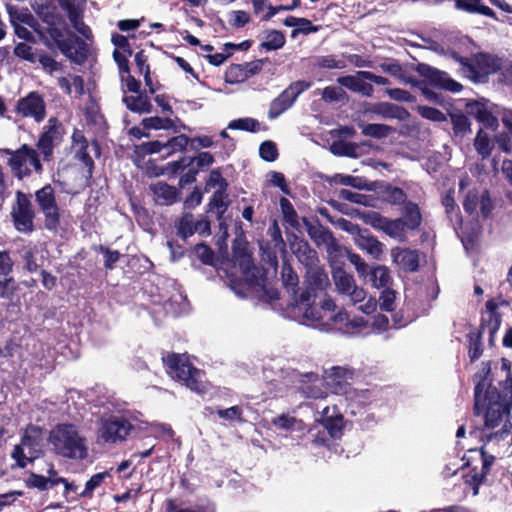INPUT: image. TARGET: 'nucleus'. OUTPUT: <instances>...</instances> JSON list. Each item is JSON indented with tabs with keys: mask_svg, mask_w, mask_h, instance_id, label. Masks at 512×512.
<instances>
[{
	"mask_svg": "<svg viewBox=\"0 0 512 512\" xmlns=\"http://www.w3.org/2000/svg\"><path fill=\"white\" fill-rule=\"evenodd\" d=\"M327 275L319 269L308 272L306 287L295 296L287 306V315L292 320L324 332L339 330L345 334H359L367 328L362 317L350 318L349 314L340 310L335 313L336 303L328 295H324L317 305L318 293L326 289Z\"/></svg>",
	"mask_w": 512,
	"mask_h": 512,
	"instance_id": "obj_1",
	"label": "nucleus"
},
{
	"mask_svg": "<svg viewBox=\"0 0 512 512\" xmlns=\"http://www.w3.org/2000/svg\"><path fill=\"white\" fill-rule=\"evenodd\" d=\"M491 363L482 362L479 370L474 375V411L476 415L483 416L484 425L487 430H493L488 435L489 441L493 438L505 440L512 428L510 422V406L512 399V373L509 360L502 358L500 370L497 374L503 379L499 384L503 387V392L499 393L491 385Z\"/></svg>",
	"mask_w": 512,
	"mask_h": 512,
	"instance_id": "obj_2",
	"label": "nucleus"
},
{
	"mask_svg": "<svg viewBox=\"0 0 512 512\" xmlns=\"http://www.w3.org/2000/svg\"><path fill=\"white\" fill-rule=\"evenodd\" d=\"M48 443L52 451L63 458L83 460L88 456L87 439L74 424L56 425L49 433Z\"/></svg>",
	"mask_w": 512,
	"mask_h": 512,
	"instance_id": "obj_3",
	"label": "nucleus"
},
{
	"mask_svg": "<svg viewBox=\"0 0 512 512\" xmlns=\"http://www.w3.org/2000/svg\"><path fill=\"white\" fill-rule=\"evenodd\" d=\"M166 372L172 379L182 382L191 391H205L204 372L192 366L186 355L170 354L163 358Z\"/></svg>",
	"mask_w": 512,
	"mask_h": 512,
	"instance_id": "obj_4",
	"label": "nucleus"
},
{
	"mask_svg": "<svg viewBox=\"0 0 512 512\" xmlns=\"http://www.w3.org/2000/svg\"><path fill=\"white\" fill-rule=\"evenodd\" d=\"M43 439L42 428L35 425L25 428L20 443L14 447L11 453L18 467L25 468L40 457L43 452Z\"/></svg>",
	"mask_w": 512,
	"mask_h": 512,
	"instance_id": "obj_5",
	"label": "nucleus"
},
{
	"mask_svg": "<svg viewBox=\"0 0 512 512\" xmlns=\"http://www.w3.org/2000/svg\"><path fill=\"white\" fill-rule=\"evenodd\" d=\"M1 153L9 155L8 165L19 179L31 175L33 171L37 174H41L43 171L37 150L27 144H23L15 151L3 149Z\"/></svg>",
	"mask_w": 512,
	"mask_h": 512,
	"instance_id": "obj_6",
	"label": "nucleus"
},
{
	"mask_svg": "<svg viewBox=\"0 0 512 512\" xmlns=\"http://www.w3.org/2000/svg\"><path fill=\"white\" fill-rule=\"evenodd\" d=\"M132 428L131 423L123 416L102 417L97 425L96 442L100 445L123 442Z\"/></svg>",
	"mask_w": 512,
	"mask_h": 512,
	"instance_id": "obj_7",
	"label": "nucleus"
},
{
	"mask_svg": "<svg viewBox=\"0 0 512 512\" xmlns=\"http://www.w3.org/2000/svg\"><path fill=\"white\" fill-rule=\"evenodd\" d=\"M460 63L463 73L477 83L485 82L499 68V59L484 53H479L470 60L460 58Z\"/></svg>",
	"mask_w": 512,
	"mask_h": 512,
	"instance_id": "obj_8",
	"label": "nucleus"
},
{
	"mask_svg": "<svg viewBox=\"0 0 512 512\" xmlns=\"http://www.w3.org/2000/svg\"><path fill=\"white\" fill-rule=\"evenodd\" d=\"M311 87V82L296 81L291 83L277 98H275L269 107V119H276L286 110H288L301 93Z\"/></svg>",
	"mask_w": 512,
	"mask_h": 512,
	"instance_id": "obj_9",
	"label": "nucleus"
},
{
	"mask_svg": "<svg viewBox=\"0 0 512 512\" xmlns=\"http://www.w3.org/2000/svg\"><path fill=\"white\" fill-rule=\"evenodd\" d=\"M36 202L40 211L45 216V226L49 230H54L59 224V208L55 199L54 189L46 185L35 194Z\"/></svg>",
	"mask_w": 512,
	"mask_h": 512,
	"instance_id": "obj_10",
	"label": "nucleus"
},
{
	"mask_svg": "<svg viewBox=\"0 0 512 512\" xmlns=\"http://www.w3.org/2000/svg\"><path fill=\"white\" fill-rule=\"evenodd\" d=\"M332 277L337 292L347 296L352 304H357L365 300V290L355 284L352 275L341 268H336L332 273Z\"/></svg>",
	"mask_w": 512,
	"mask_h": 512,
	"instance_id": "obj_11",
	"label": "nucleus"
},
{
	"mask_svg": "<svg viewBox=\"0 0 512 512\" xmlns=\"http://www.w3.org/2000/svg\"><path fill=\"white\" fill-rule=\"evenodd\" d=\"M16 111L22 117L32 118L37 123H40L46 116L44 98L38 92H30L26 97L18 100Z\"/></svg>",
	"mask_w": 512,
	"mask_h": 512,
	"instance_id": "obj_12",
	"label": "nucleus"
},
{
	"mask_svg": "<svg viewBox=\"0 0 512 512\" xmlns=\"http://www.w3.org/2000/svg\"><path fill=\"white\" fill-rule=\"evenodd\" d=\"M12 216L14 225L19 232L28 233L33 229V210L29 198L22 192H17L16 205Z\"/></svg>",
	"mask_w": 512,
	"mask_h": 512,
	"instance_id": "obj_13",
	"label": "nucleus"
},
{
	"mask_svg": "<svg viewBox=\"0 0 512 512\" xmlns=\"http://www.w3.org/2000/svg\"><path fill=\"white\" fill-rule=\"evenodd\" d=\"M86 0L78 3L76 0H58L60 7L67 13L68 19L74 29L86 39H91L92 31L83 22V11Z\"/></svg>",
	"mask_w": 512,
	"mask_h": 512,
	"instance_id": "obj_14",
	"label": "nucleus"
},
{
	"mask_svg": "<svg viewBox=\"0 0 512 512\" xmlns=\"http://www.w3.org/2000/svg\"><path fill=\"white\" fill-rule=\"evenodd\" d=\"M417 72L434 86L454 93L462 89V85L450 78L446 72L440 71L428 64H418Z\"/></svg>",
	"mask_w": 512,
	"mask_h": 512,
	"instance_id": "obj_15",
	"label": "nucleus"
},
{
	"mask_svg": "<svg viewBox=\"0 0 512 512\" xmlns=\"http://www.w3.org/2000/svg\"><path fill=\"white\" fill-rule=\"evenodd\" d=\"M466 112L468 115L474 117L484 127L490 129H497L498 119L492 111V105L486 101H471L466 104Z\"/></svg>",
	"mask_w": 512,
	"mask_h": 512,
	"instance_id": "obj_16",
	"label": "nucleus"
},
{
	"mask_svg": "<svg viewBox=\"0 0 512 512\" xmlns=\"http://www.w3.org/2000/svg\"><path fill=\"white\" fill-rule=\"evenodd\" d=\"M60 138V125L57 120L51 118L37 142V148L43 156L44 160H50L53 148Z\"/></svg>",
	"mask_w": 512,
	"mask_h": 512,
	"instance_id": "obj_17",
	"label": "nucleus"
},
{
	"mask_svg": "<svg viewBox=\"0 0 512 512\" xmlns=\"http://www.w3.org/2000/svg\"><path fill=\"white\" fill-rule=\"evenodd\" d=\"M321 417L316 419L317 422H321L322 428L327 432V437L339 438L343 426V418L336 412V407L329 406L321 407Z\"/></svg>",
	"mask_w": 512,
	"mask_h": 512,
	"instance_id": "obj_18",
	"label": "nucleus"
},
{
	"mask_svg": "<svg viewBox=\"0 0 512 512\" xmlns=\"http://www.w3.org/2000/svg\"><path fill=\"white\" fill-rule=\"evenodd\" d=\"M463 206L466 212L472 214L477 211L478 207L484 218L488 217L492 210V202L487 192H483L481 195L473 190L467 194Z\"/></svg>",
	"mask_w": 512,
	"mask_h": 512,
	"instance_id": "obj_19",
	"label": "nucleus"
},
{
	"mask_svg": "<svg viewBox=\"0 0 512 512\" xmlns=\"http://www.w3.org/2000/svg\"><path fill=\"white\" fill-rule=\"evenodd\" d=\"M300 387L303 395L310 398L322 399L327 395L324 388V380L316 373H308L302 376Z\"/></svg>",
	"mask_w": 512,
	"mask_h": 512,
	"instance_id": "obj_20",
	"label": "nucleus"
},
{
	"mask_svg": "<svg viewBox=\"0 0 512 512\" xmlns=\"http://www.w3.org/2000/svg\"><path fill=\"white\" fill-rule=\"evenodd\" d=\"M394 263L405 271H415L419 265V255L416 251L396 248L392 250Z\"/></svg>",
	"mask_w": 512,
	"mask_h": 512,
	"instance_id": "obj_21",
	"label": "nucleus"
},
{
	"mask_svg": "<svg viewBox=\"0 0 512 512\" xmlns=\"http://www.w3.org/2000/svg\"><path fill=\"white\" fill-rule=\"evenodd\" d=\"M151 191L153 192L155 202L163 206L172 205L179 197V192L175 187L161 181L153 184Z\"/></svg>",
	"mask_w": 512,
	"mask_h": 512,
	"instance_id": "obj_22",
	"label": "nucleus"
},
{
	"mask_svg": "<svg viewBox=\"0 0 512 512\" xmlns=\"http://www.w3.org/2000/svg\"><path fill=\"white\" fill-rule=\"evenodd\" d=\"M337 82L349 90L366 97L372 96L374 91L373 86L365 82L364 78L359 75V71L355 75L339 77Z\"/></svg>",
	"mask_w": 512,
	"mask_h": 512,
	"instance_id": "obj_23",
	"label": "nucleus"
},
{
	"mask_svg": "<svg viewBox=\"0 0 512 512\" xmlns=\"http://www.w3.org/2000/svg\"><path fill=\"white\" fill-rule=\"evenodd\" d=\"M13 261L8 252H0V295L8 297V289L14 284L10 273L13 268Z\"/></svg>",
	"mask_w": 512,
	"mask_h": 512,
	"instance_id": "obj_24",
	"label": "nucleus"
},
{
	"mask_svg": "<svg viewBox=\"0 0 512 512\" xmlns=\"http://www.w3.org/2000/svg\"><path fill=\"white\" fill-rule=\"evenodd\" d=\"M32 9L47 25H57L59 22L57 9L50 0H34Z\"/></svg>",
	"mask_w": 512,
	"mask_h": 512,
	"instance_id": "obj_25",
	"label": "nucleus"
},
{
	"mask_svg": "<svg viewBox=\"0 0 512 512\" xmlns=\"http://www.w3.org/2000/svg\"><path fill=\"white\" fill-rule=\"evenodd\" d=\"M72 148L75 152L76 158L91 169L93 166V160L87 151L89 145L83 133L79 130H75L72 135Z\"/></svg>",
	"mask_w": 512,
	"mask_h": 512,
	"instance_id": "obj_26",
	"label": "nucleus"
},
{
	"mask_svg": "<svg viewBox=\"0 0 512 512\" xmlns=\"http://www.w3.org/2000/svg\"><path fill=\"white\" fill-rule=\"evenodd\" d=\"M7 10L10 16V22L12 26L16 25H28L33 28L38 34L42 35L39 29V25L28 9H19L14 6L8 5Z\"/></svg>",
	"mask_w": 512,
	"mask_h": 512,
	"instance_id": "obj_27",
	"label": "nucleus"
},
{
	"mask_svg": "<svg viewBox=\"0 0 512 512\" xmlns=\"http://www.w3.org/2000/svg\"><path fill=\"white\" fill-rule=\"evenodd\" d=\"M204 226V229L208 228V224L202 222H195L192 214H184L176 224L178 234L186 239L193 235L194 232L200 230Z\"/></svg>",
	"mask_w": 512,
	"mask_h": 512,
	"instance_id": "obj_28",
	"label": "nucleus"
},
{
	"mask_svg": "<svg viewBox=\"0 0 512 512\" xmlns=\"http://www.w3.org/2000/svg\"><path fill=\"white\" fill-rule=\"evenodd\" d=\"M42 32V35L39 34L43 43L48 47L52 48V42L55 44L63 53L67 51V45L63 40V33L61 29H59L56 25H48L46 32Z\"/></svg>",
	"mask_w": 512,
	"mask_h": 512,
	"instance_id": "obj_29",
	"label": "nucleus"
},
{
	"mask_svg": "<svg viewBox=\"0 0 512 512\" xmlns=\"http://www.w3.org/2000/svg\"><path fill=\"white\" fill-rule=\"evenodd\" d=\"M455 8L468 13H478L490 18H495L494 11L482 4L481 0H455Z\"/></svg>",
	"mask_w": 512,
	"mask_h": 512,
	"instance_id": "obj_30",
	"label": "nucleus"
},
{
	"mask_svg": "<svg viewBox=\"0 0 512 512\" xmlns=\"http://www.w3.org/2000/svg\"><path fill=\"white\" fill-rule=\"evenodd\" d=\"M358 246L369 253L373 258H379L383 253L384 245L375 237L360 233L357 238Z\"/></svg>",
	"mask_w": 512,
	"mask_h": 512,
	"instance_id": "obj_31",
	"label": "nucleus"
},
{
	"mask_svg": "<svg viewBox=\"0 0 512 512\" xmlns=\"http://www.w3.org/2000/svg\"><path fill=\"white\" fill-rule=\"evenodd\" d=\"M123 102L126 107L137 113H150L152 111V104L149 97L145 94H140L137 96H125L123 98Z\"/></svg>",
	"mask_w": 512,
	"mask_h": 512,
	"instance_id": "obj_32",
	"label": "nucleus"
},
{
	"mask_svg": "<svg viewBox=\"0 0 512 512\" xmlns=\"http://www.w3.org/2000/svg\"><path fill=\"white\" fill-rule=\"evenodd\" d=\"M373 112L380 115L383 118H389V119H399L403 120L407 116V112L405 109L388 102H382L377 104Z\"/></svg>",
	"mask_w": 512,
	"mask_h": 512,
	"instance_id": "obj_33",
	"label": "nucleus"
},
{
	"mask_svg": "<svg viewBox=\"0 0 512 512\" xmlns=\"http://www.w3.org/2000/svg\"><path fill=\"white\" fill-rule=\"evenodd\" d=\"M271 423L277 428L286 431H304L305 424L290 415L282 414L272 419Z\"/></svg>",
	"mask_w": 512,
	"mask_h": 512,
	"instance_id": "obj_34",
	"label": "nucleus"
},
{
	"mask_svg": "<svg viewBox=\"0 0 512 512\" xmlns=\"http://www.w3.org/2000/svg\"><path fill=\"white\" fill-rule=\"evenodd\" d=\"M469 451L471 453L476 454L481 461V473H475L473 475V480L475 484L479 485L484 481L486 475L489 473L490 468L495 460V457L493 455H488L483 449H471Z\"/></svg>",
	"mask_w": 512,
	"mask_h": 512,
	"instance_id": "obj_35",
	"label": "nucleus"
},
{
	"mask_svg": "<svg viewBox=\"0 0 512 512\" xmlns=\"http://www.w3.org/2000/svg\"><path fill=\"white\" fill-rule=\"evenodd\" d=\"M370 281L375 288H388L391 282L390 272L385 266H377L369 272Z\"/></svg>",
	"mask_w": 512,
	"mask_h": 512,
	"instance_id": "obj_36",
	"label": "nucleus"
},
{
	"mask_svg": "<svg viewBox=\"0 0 512 512\" xmlns=\"http://www.w3.org/2000/svg\"><path fill=\"white\" fill-rule=\"evenodd\" d=\"M474 147L481 158L486 159L491 155L494 144L490 140L488 134L480 129L474 140Z\"/></svg>",
	"mask_w": 512,
	"mask_h": 512,
	"instance_id": "obj_37",
	"label": "nucleus"
},
{
	"mask_svg": "<svg viewBox=\"0 0 512 512\" xmlns=\"http://www.w3.org/2000/svg\"><path fill=\"white\" fill-rule=\"evenodd\" d=\"M196 162L198 167L209 166L213 163V156L209 152H201L195 159L192 158H184L181 161H176L173 163V169L175 172L183 170L187 165L192 162Z\"/></svg>",
	"mask_w": 512,
	"mask_h": 512,
	"instance_id": "obj_38",
	"label": "nucleus"
},
{
	"mask_svg": "<svg viewBox=\"0 0 512 512\" xmlns=\"http://www.w3.org/2000/svg\"><path fill=\"white\" fill-rule=\"evenodd\" d=\"M408 229L405 226L404 219H389L384 227V233L398 241H403Z\"/></svg>",
	"mask_w": 512,
	"mask_h": 512,
	"instance_id": "obj_39",
	"label": "nucleus"
},
{
	"mask_svg": "<svg viewBox=\"0 0 512 512\" xmlns=\"http://www.w3.org/2000/svg\"><path fill=\"white\" fill-rule=\"evenodd\" d=\"M404 219L405 226L408 230L416 229L421 223V214L418 206L413 203H408L404 208Z\"/></svg>",
	"mask_w": 512,
	"mask_h": 512,
	"instance_id": "obj_40",
	"label": "nucleus"
},
{
	"mask_svg": "<svg viewBox=\"0 0 512 512\" xmlns=\"http://www.w3.org/2000/svg\"><path fill=\"white\" fill-rule=\"evenodd\" d=\"M284 24L287 27H297V29L293 31V35H295L298 32L308 34L310 32H316L318 30L317 27L313 26L312 22L306 18L288 16L285 19Z\"/></svg>",
	"mask_w": 512,
	"mask_h": 512,
	"instance_id": "obj_41",
	"label": "nucleus"
},
{
	"mask_svg": "<svg viewBox=\"0 0 512 512\" xmlns=\"http://www.w3.org/2000/svg\"><path fill=\"white\" fill-rule=\"evenodd\" d=\"M110 477L109 471L94 474L85 484L84 490L80 493L81 497L90 498L94 491L99 488L106 478Z\"/></svg>",
	"mask_w": 512,
	"mask_h": 512,
	"instance_id": "obj_42",
	"label": "nucleus"
},
{
	"mask_svg": "<svg viewBox=\"0 0 512 512\" xmlns=\"http://www.w3.org/2000/svg\"><path fill=\"white\" fill-rule=\"evenodd\" d=\"M285 44V36L277 30L270 31L261 46L268 51L280 49Z\"/></svg>",
	"mask_w": 512,
	"mask_h": 512,
	"instance_id": "obj_43",
	"label": "nucleus"
},
{
	"mask_svg": "<svg viewBox=\"0 0 512 512\" xmlns=\"http://www.w3.org/2000/svg\"><path fill=\"white\" fill-rule=\"evenodd\" d=\"M142 125L144 126V129H154V130H168L173 128L174 123L170 118H162V117H149L144 118L142 120Z\"/></svg>",
	"mask_w": 512,
	"mask_h": 512,
	"instance_id": "obj_44",
	"label": "nucleus"
},
{
	"mask_svg": "<svg viewBox=\"0 0 512 512\" xmlns=\"http://www.w3.org/2000/svg\"><path fill=\"white\" fill-rule=\"evenodd\" d=\"M249 78V73H246L244 69L242 68V65H231L226 73H225V80L227 83L235 84V83H242L246 81Z\"/></svg>",
	"mask_w": 512,
	"mask_h": 512,
	"instance_id": "obj_45",
	"label": "nucleus"
},
{
	"mask_svg": "<svg viewBox=\"0 0 512 512\" xmlns=\"http://www.w3.org/2000/svg\"><path fill=\"white\" fill-rule=\"evenodd\" d=\"M132 54L131 49H115L113 52V58L118 65L121 77L123 78L124 73L130 72L129 70V57Z\"/></svg>",
	"mask_w": 512,
	"mask_h": 512,
	"instance_id": "obj_46",
	"label": "nucleus"
},
{
	"mask_svg": "<svg viewBox=\"0 0 512 512\" xmlns=\"http://www.w3.org/2000/svg\"><path fill=\"white\" fill-rule=\"evenodd\" d=\"M330 150L334 155L355 157L357 147L352 143L340 140L333 142Z\"/></svg>",
	"mask_w": 512,
	"mask_h": 512,
	"instance_id": "obj_47",
	"label": "nucleus"
},
{
	"mask_svg": "<svg viewBox=\"0 0 512 512\" xmlns=\"http://www.w3.org/2000/svg\"><path fill=\"white\" fill-rule=\"evenodd\" d=\"M308 435L315 446H325L328 443L327 432L323 430L321 422L316 424L308 430Z\"/></svg>",
	"mask_w": 512,
	"mask_h": 512,
	"instance_id": "obj_48",
	"label": "nucleus"
},
{
	"mask_svg": "<svg viewBox=\"0 0 512 512\" xmlns=\"http://www.w3.org/2000/svg\"><path fill=\"white\" fill-rule=\"evenodd\" d=\"M188 143L189 138L186 135H178L171 138L169 141L165 142V156H169L172 153L184 150Z\"/></svg>",
	"mask_w": 512,
	"mask_h": 512,
	"instance_id": "obj_49",
	"label": "nucleus"
},
{
	"mask_svg": "<svg viewBox=\"0 0 512 512\" xmlns=\"http://www.w3.org/2000/svg\"><path fill=\"white\" fill-rule=\"evenodd\" d=\"M391 128L384 124H366L362 126V133L365 136L382 138L386 137L390 132Z\"/></svg>",
	"mask_w": 512,
	"mask_h": 512,
	"instance_id": "obj_50",
	"label": "nucleus"
},
{
	"mask_svg": "<svg viewBox=\"0 0 512 512\" xmlns=\"http://www.w3.org/2000/svg\"><path fill=\"white\" fill-rule=\"evenodd\" d=\"M219 189H227V182L218 170H213L209 174L205 190L214 191Z\"/></svg>",
	"mask_w": 512,
	"mask_h": 512,
	"instance_id": "obj_51",
	"label": "nucleus"
},
{
	"mask_svg": "<svg viewBox=\"0 0 512 512\" xmlns=\"http://www.w3.org/2000/svg\"><path fill=\"white\" fill-rule=\"evenodd\" d=\"M259 123L252 118H239L232 120L228 124V128L232 130L256 131Z\"/></svg>",
	"mask_w": 512,
	"mask_h": 512,
	"instance_id": "obj_52",
	"label": "nucleus"
},
{
	"mask_svg": "<svg viewBox=\"0 0 512 512\" xmlns=\"http://www.w3.org/2000/svg\"><path fill=\"white\" fill-rule=\"evenodd\" d=\"M250 21V15L243 10H234L228 14V23L233 28H242Z\"/></svg>",
	"mask_w": 512,
	"mask_h": 512,
	"instance_id": "obj_53",
	"label": "nucleus"
},
{
	"mask_svg": "<svg viewBox=\"0 0 512 512\" xmlns=\"http://www.w3.org/2000/svg\"><path fill=\"white\" fill-rule=\"evenodd\" d=\"M25 484L28 488H35L40 491H45L51 488L45 475L34 472L29 474V477L25 480Z\"/></svg>",
	"mask_w": 512,
	"mask_h": 512,
	"instance_id": "obj_54",
	"label": "nucleus"
},
{
	"mask_svg": "<svg viewBox=\"0 0 512 512\" xmlns=\"http://www.w3.org/2000/svg\"><path fill=\"white\" fill-rule=\"evenodd\" d=\"M226 190L227 189L214 190L210 201L211 209H216L219 215L223 214L226 210Z\"/></svg>",
	"mask_w": 512,
	"mask_h": 512,
	"instance_id": "obj_55",
	"label": "nucleus"
},
{
	"mask_svg": "<svg viewBox=\"0 0 512 512\" xmlns=\"http://www.w3.org/2000/svg\"><path fill=\"white\" fill-rule=\"evenodd\" d=\"M417 111L423 118H426L428 120H432L435 122H442L446 120L445 114L433 107L421 105L417 107Z\"/></svg>",
	"mask_w": 512,
	"mask_h": 512,
	"instance_id": "obj_56",
	"label": "nucleus"
},
{
	"mask_svg": "<svg viewBox=\"0 0 512 512\" xmlns=\"http://www.w3.org/2000/svg\"><path fill=\"white\" fill-rule=\"evenodd\" d=\"M41 471L47 474L46 480L51 488L60 484V482H65V478L59 476L52 462H44V467Z\"/></svg>",
	"mask_w": 512,
	"mask_h": 512,
	"instance_id": "obj_57",
	"label": "nucleus"
},
{
	"mask_svg": "<svg viewBox=\"0 0 512 512\" xmlns=\"http://www.w3.org/2000/svg\"><path fill=\"white\" fill-rule=\"evenodd\" d=\"M259 153L265 161H274L278 156V151L275 143L272 141H265L260 145Z\"/></svg>",
	"mask_w": 512,
	"mask_h": 512,
	"instance_id": "obj_58",
	"label": "nucleus"
},
{
	"mask_svg": "<svg viewBox=\"0 0 512 512\" xmlns=\"http://www.w3.org/2000/svg\"><path fill=\"white\" fill-rule=\"evenodd\" d=\"M14 54L30 63H35L37 60L36 55L33 53L32 47L26 43H18L14 48Z\"/></svg>",
	"mask_w": 512,
	"mask_h": 512,
	"instance_id": "obj_59",
	"label": "nucleus"
},
{
	"mask_svg": "<svg viewBox=\"0 0 512 512\" xmlns=\"http://www.w3.org/2000/svg\"><path fill=\"white\" fill-rule=\"evenodd\" d=\"M381 68L383 71L398 78L403 83L411 82L410 78L405 76V73H404L402 67L398 63H384L381 65Z\"/></svg>",
	"mask_w": 512,
	"mask_h": 512,
	"instance_id": "obj_60",
	"label": "nucleus"
},
{
	"mask_svg": "<svg viewBox=\"0 0 512 512\" xmlns=\"http://www.w3.org/2000/svg\"><path fill=\"white\" fill-rule=\"evenodd\" d=\"M38 61L42 65L45 72L53 75L54 73L61 70V64L54 60L52 57L46 54H42L38 57Z\"/></svg>",
	"mask_w": 512,
	"mask_h": 512,
	"instance_id": "obj_61",
	"label": "nucleus"
},
{
	"mask_svg": "<svg viewBox=\"0 0 512 512\" xmlns=\"http://www.w3.org/2000/svg\"><path fill=\"white\" fill-rule=\"evenodd\" d=\"M217 414L220 418L228 421H242V409L239 406H232L227 409H219Z\"/></svg>",
	"mask_w": 512,
	"mask_h": 512,
	"instance_id": "obj_62",
	"label": "nucleus"
},
{
	"mask_svg": "<svg viewBox=\"0 0 512 512\" xmlns=\"http://www.w3.org/2000/svg\"><path fill=\"white\" fill-rule=\"evenodd\" d=\"M453 129L456 134L464 135L470 131V122L464 115H455L452 117Z\"/></svg>",
	"mask_w": 512,
	"mask_h": 512,
	"instance_id": "obj_63",
	"label": "nucleus"
},
{
	"mask_svg": "<svg viewBox=\"0 0 512 512\" xmlns=\"http://www.w3.org/2000/svg\"><path fill=\"white\" fill-rule=\"evenodd\" d=\"M317 64L328 69H343L346 66L344 61L338 60L334 56H322L317 59Z\"/></svg>",
	"mask_w": 512,
	"mask_h": 512,
	"instance_id": "obj_64",
	"label": "nucleus"
}]
</instances>
